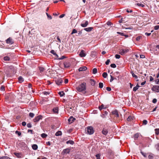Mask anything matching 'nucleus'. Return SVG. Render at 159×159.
<instances>
[{"instance_id": "nucleus-1", "label": "nucleus", "mask_w": 159, "mask_h": 159, "mask_svg": "<svg viewBox=\"0 0 159 159\" xmlns=\"http://www.w3.org/2000/svg\"><path fill=\"white\" fill-rule=\"evenodd\" d=\"M86 85L85 83L84 82L82 83L77 87V90L79 92H82L85 90H86Z\"/></svg>"}, {"instance_id": "nucleus-2", "label": "nucleus", "mask_w": 159, "mask_h": 159, "mask_svg": "<svg viewBox=\"0 0 159 159\" xmlns=\"http://www.w3.org/2000/svg\"><path fill=\"white\" fill-rule=\"evenodd\" d=\"M86 131L87 132L88 134L89 135H91L94 132L93 128L91 126H89L87 128Z\"/></svg>"}, {"instance_id": "nucleus-3", "label": "nucleus", "mask_w": 159, "mask_h": 159, "mask_svg": "<svg viewBox=\"0 0 159 159\" xmlns=\"http://www.w3.org/2000/svg\"><path fill=\"white\" fill-rule=\"evenodd\" d=\"M129 51V49H122L120 50L119 53L122 55H124L125 54L127 53Z\"/></svg>"}, {"instance_id": "nucleus-4", "label": "nucleus", "mask_w": 159, "mask_h": 159, "mask_svg": "<svg viewBox=\"0 0 159 159\" xmlns=\"http://www.w3.org/2000/svg\"><path fill=\"white\" fill-rule=\"evenodd\" d=\"M153 51L154 54L159 53V45H156L153 49Z\"/></svg>"}, {"instance_id": "nucleus-5", "label": "nucleus", "mask_w": 159, "mask_h": 159, "mask_svg": "<svg viewBox=\"0 0 159 159\" xmlns=\"http://www.w3.org/2000/svg\"><path fill=\"white\" fill-rule=\"evenodd\" d=\"M152 91H155V92H159V85L154 86L152 88Z\"/></svg>"}, {"instance_id": "nucleus-6", "label": "nucleus", "mask_w": 159, "mask_h": 159, "mask_svg": "<svg viewBox=\"0 0 159 159\" xmlns=\"http://www.w3.org/2000/svg\"><path fill=\"white\" fill-rule=\"evenodd\" d=\"M6 43L9 44H12L14 43L13 39L9 37L6 40Z\"/></svg>"}, {"instance_id": "nucleus-7", "label": "nucleus", "mask_w": 159, "mask_h": 159, "mask_svg": "<svg viewBox=\"0 0 159 159\" xmlns=\"http://www.w3.org/2000/svg\"><path fill=\"white\" fill-rule=\"evenodd\" d=\"M14 154L18 158H21L23 157V155L21 152H14Z\"/></svg>"}, {"instance_id": "nucleus-8", "label": "nucleus", "mask_w": 159, "mask_h": 159, "mask_svg": "<svg viewBox=\"0 0 159 159\" xmlns=\"http://www.w3.org/2000/svg\"><path fill=\"white\" fill-rule=\"evenodd\" d=\"M79 55L81 57H84L86 56V54L84 51L82 50L81 51Z\"/></svg>"}, {"instance_id": "nucleus-9", "label": "nucleus", "mask_w": 159, "mask_h": 159, "mask_svg": "<svg viewBox=\"0 0 159 159\" xmlns=\"http://www.w3.org/2000/svg\"><path fill=\"white\" fill-rule=\"evenodd\" d=\"M42 118V116L41 115L39 116L36 117L34 119V122H37L39 121Z\"/></svg>"}, {"instance_id": "nucleus-10", "label": "nucleus", "mask_w": 159, "mask_h": 159, "mask_svg": "<svg viewBox=\"0 0 159 159\" xmlns=\"http://www.w3.org/2000/svg\"><path fill=\"white\" fill-rule=\"evenodd\" d=\"M55 82L58 85H60L62 84L63 81L61 79H58L55 80Z\"/></svg>"}, {"instance_id": "nucleus-11", "label": "nucleus", "mask_w": 159, "mask_h": 159, "mask_svg": "<svg viewBox=\"0 0 159 159\" xmlns=\"http://www.w3.org/2000/svg\"><path fill=\"white\" fill-rule=\"evenodd\" d=\"M64 66L65 68H69L71 65L70 63L68 62H65L63 63Z\"/></svg>"}, {"instance_id": "nucleus-12", "label": "nucleus", "mask_w": 159, "mask_h": 159, "mask_svg": "<svg viewBox=\"0 0 159 159\" xmlns=\"http://www.w3.org/2000/svg\"><path fill=\"white\" fill-rule=\"evenodd\" d=\"M75 119L74 118L73 116H71L69 118L68 120L69 123H71L74 121Z\"/></svg>"}, {"instance_id": "nucleus-13", "label": "nucleus", "mask_w": 159, "mask_h": 159, "mask_svg": "<svg viewBox=\"0 0 159 159\" xmlns=\"http://www.w3.org/2000/svg\"><path fill=\"white\" fill-rule=\"evenodd\" d=\"M112 113L113 115H115L116 117H119V115L118 112L116 110H115L112 112Z\"/></svg>"}, {"instance_id": "nucleus-14", "label": "nucleus", "mask_w": 159, "mask_h": 159, "mask_svg": "<svg viewBox=\"0 0 159 159\" xmlns=\"http://www.w3.org/2000/svg\"><path fill=\"white\" fill-rule=\"evenodd\" d=\"M89 22L87 21H86L84 23H81L80 25L83 27H85L87 26Z\"/></svg>"}, {"instance_id": "nucleus-15", "label": "nucleus", "mask_w": 159, "mask_h": 159, "mask_svg": "<svg viewBox=\"0 0 159 159\" xmlns=\"http://www.w3.org/2000/svg\"><path fill=\"white\" fill-rule=\"evenodd\" d=\"M87 68L85 66H83L82 67H80L79 69V71H85L87 69Z\"/></svg>"}, {"instance_id": "nucleus-16", "label": "nucleus", "mask_w": 159, "mask_h": 159, "mask_svg": "<svg viewBox=\"0 0 159 159\" xmlns=\"http://www.w3.org/2000/svg\"><path fill=\"white\" fill-rule=\"evenodd\" d=\"M50 52L53 54L54 56H55L56 58H58L59 57L56 54V53L55 52L54 50H52Z\"/></svg>"}, {"instance_id": "nucleus-17", "label": "nucleus", "mask_w": 159, "mask_h": 159, "mask_svg": "<svg viewBox=\"0 0 159 159\" xmlns=\"http://www.w3.org/2000/svg\"><path fill=\"white\" fill-rule=\"evenodd\" d=\"M93 29V27H89L88 28H86L84 29V30L86 31L87 32H90Z\"/></svg>"}, {"instance_id": "nucleus-18", "label": "nucleus", "mask_w": 159, "mask_h": 159, "mask_svg": "<svg viewBox=\"0 0 159 159\" xmlns=\"http://www.w3.org/2000/svg\"><path fill=\"white\" fill-rule=\"evenodd\" d=\"M70 151V150L69 148L64 149L63 150V152L64 153L67 154Z\"/></svg>"}, {"instance_id": "nucleus-19", "label": "nucleus", "mask_w": 159, "mask_h": 159, "mask_svg": "<svg viewBox=\"0 0 159 159\" xmlns=\"http://www.w3.org/2000/svg\"><path fill=\"white\" fill-rule=\"evenodd\" d=\"M108 132L107 130L105 128H103L102 131V134L105 135H106L107 134Z\"/></svg>"}, {"instance_id": "nucleus-20", "label": "nucleus", "mask_w": 159, "mask_h": 159, "mask_svg": "<svg viewBox=\"0 0 159 159\" xmlns=\"http://www.w3.org/2000/svg\"><path fill=\"white\" fill-rule=\"evenodd\" d=\"M90 83L92 86H94L95 84V81L91 79L90 80Z\"/></svg>"}, {"instance_id": "nucleus-21", "label": "nucleus", "mask_w": 159, "mask_h": 159, "mask_svg": "<svg viewBox=\"0 0 159 159\" xmlns=\"http://www.w3.org/2000/svg\"><path fill=\"white\" fill-rule=\"evenodd\" d=\"M131 73L132 74V76L135 79H136V81H139V80L138 79V77L137 76L135 75L133 72H131Z\"/></svg>"}, {"instance_id": "nucleus-22", "label": "nucleus", "mask_w": 159, "mask_h": 159, "mask_svg": "<svg viewBox=\"0 0 159 159\" xmlns=\"http://www.w3.org/2000/svg\"><path fill=\"white\" fill-rule=\"evenodd\" d=\"M18 80L19 82L20 83L22 82H23V81L24 80V79L21 76H20L18 77Z\"/></svg>"}, {"instance_id": "nucleus-23", "label": "nucleus", "mask_w": 159, "mask_h": 159, "mask_svg": "<svg viewBox=\"0 0 159 159\" xmlns=\"http://www.w3.org/2000/svg\"><path fill=\"white\" fill-rule=\"evenodd\" d=\"M53 112L55 113H58V108L57 107L54 108L53 109Z\"/></svg>"}, {"instance_id": "nucleus-24", "label": "nucleus", "mask_w": 159, "mask_h": 159, "mask_svg": "<svg viewBox=\"0 0 159 159\" xmlns=\"http://www.w3.org/2000/svg\"><path fill=\"white\" fill-rule=\"evenodd\" d=\"M32 149L34 150H37L38 148L37 145L35 144L32 145Z\"/></svg>"}, {"instance_id": "nucleus-25", "label": "nucleus", "mask_w": 159, "mask_h": 159, "mask_svg": "<svg viewBox=\"0 0 159 159\" xmlns=\"http://www.w3.org/2000/svg\"><path fill=\"white\" fill-rule=\"evenodd\" d=\"M117 33L120 34L121 36H124L126 38L128 37V36L127 35L123 33L118 32H117Z\"/></svg>"}, {"instance_id": "nucleus-26", "label": "nucleus", "mask_w": 159, "mask_h": 159, "mask_svg": "<svg viewBox=\"0 0 159 159\" xmlns=\"http://www.w3.org/2000/svg\"><path fill=\"white\" fill-rule=\"evenodd\" d=\"M140 86L138 84H137L136 86L134 87L133 89V90L134 92H135L136 90H138L139 89V87Z\"/></svg>"}, {"instance_id": "nucleus-27", "label": "nucleus", "mask_w": 159, "mask_h": 159, "mask_svg": "<svg viewBox=\"0 0 159 159\" xmlns=\"http://www.w3.org/2000/svg\"><path fill=\"white\" fill-rule=\"evenodd\" d=\"M74 143V142L71 140H70L66 141V143L67 144H70L71 145H73Z\"/></svg>"}, {"instance_id": "nucleus-28", "label": "nucleus", "mask_w": 159, "mask_h": 159, "mask_svg": "<svg viewBox=\"0 0 159 159\" xmlns=\"http://www.w3.org/2000/svg\"><path fill=\"white\" fill-rule=\"evenodd\" d=\"M62 134V132L61 131H58L55 134V135L56 136H59L61 135Z\"/></svg>"}, {"instance_id": "nucleus-29", "label": "nucleus", "mask_w": 159, "mask_h": 159, "mask_svg": "<svg viewBox=\"0 0 159 159\" xmlns=\"http://www.w3.org/2000/svg\"><path fill=\"white\" fill-rule=\"evenodd\" d=\"M139 135L140 134L139 133H137L135 134L134 136V139H136L138 138L139 136Z\"/></svg>"}, {"instance_id": "nucleus-30", "label": "nucleus", "mask_w": 159, "mask_h": 159, "mask_svg": "<svg viewBox=\"0 0 159 159\" xmlns=\"http://www.w3.org/2000/svg\"><path fill=\"white\" fill-rule=\"evenodd\" d=\"M58 94L61 97H63L65 95V93L63 91H61L59 92H58Z\"/></svg>"}, {"instance_id": "nucleus-31", "label": "nucleus", "mask_w": 159, "mask_h": 159, "mask_svg": "<svg viewBox=\"0 0 159 159\" xmlns=\"http://www.w3.org/2000/svg\"><path fill=\"white\" fill-rule=\"evenodd\" d=\"M4 60L6 61H8L10 60V58L8 56L5 57L3 58Z\"/></svg>"}, {"instance_id": "nucleus-32", "label": "nucleus", "mask_w": 159, "mask_h": 159, "mask_svg": "<svg viewBox=\"0 0 159 159\" xmlns=\"http://www.w3.org/2000/svg\"><path fill=\"white\" fill-rule=\"evenodd\" d=\"M134 117L132 116H129L127 118V120L128 121H129L131 120H132Z\"/></svg>"}, {"instance_id": "nucleus-33", "label": "nucleus", "mask_w": 159, "mask_h": 159, "mask_svg": "<svg viewBox=\"0 0 159 159\" xmlns=\"http://www.w3.org/2000/svg\"><path fill=\"white\" fill-rule=\"evenodd\" d=\"M32 86V84H29L28 85V87L30 89H31V91L33 93H34V91H33V90L32 89V88H31Z\"/></svg>"}, {"instance_id": "nucleus-34", "label": "nucleus", "mask_w": 159, "mask_h": 159, "mask_svg": "<svg viewBox=\"0 0 159 159\" xmlns=\"http://www.w3.org/2000/svg\"><path fill=\"white\" fill-rule=\"evenodd\" d=\"M97 72V69L96 68H93L92 70V73L93 74H95Z\"/></svg>"}, {"instance_id": "nucleus-35", "label": "nucleus", "mask_w": 159, "mask_h": 159, "mask_svg": "<svg viewBox=\"0 0 159 159\" xmlns=\"http://www.w3.org/2000/svg\"><path fill=\"white\" fill-rule=\"evenodd\" d=\"M46 14L47 16V17H48V19L51 20L52 19V16L51 15H49L48 13L46 12Z\"/></svg>"}, {"instance_id": "nucleus-36", "label": "nucleus", "mask_w": 159, "mask_h": 159, "mask_svg": "<svg viewBox=\"0 0 159 159\" xmlns=\"http://www.w3.org/2000/svg\"><path fill=\"white\" fill-rule=\"evenodd\" d=\"M99 87L100 88H102L103 86V84L102 83L100 82L99 83Z\"/></svg>"}, {"instance_id": "nucleus-37", "label": "nucleus", "mask_w": 159, "mask_h": 159, "mask_svg": "<svg viewBox=\"0 0 159 159\" xmlns=\"http://www.w3.org/2000/svg\"><path fill=\"white\" fill-rule=\"evenodd\" d=\"M104 105L103 104H102L101 106L99 107V109L101 111L103 109H104Z\"/></svg>"}, {"instance_id": "nucleus-38", "label": "nucleus", "mask_w": 159, "mask_h": 159, "mask_svg": "<svg viewBox=\"0 0 159 159\" xmlns=\"http://www.w3.org/2000/svg\"><path fill=\"white\" fill-rule=\"evenodd\" d=\"M155 130L156 134L158 135L159 134V129H156Z\"/></svg>"}, {"instance_id": "nucleus-39", "label": "nucleus", "mask_w": 159, "mask_h": 159, "mask_svg": "<svg viewBox=\"0 0 159 159\" xmlns=\"http://www.w3.org/2000/svg\"><path fill=\"white\" fill-rule=\"evenodd\" d=\"M142 38V36H138L136 38V39L137 41H139L141 38Z\"/></svg>"}, {"instance_id": "nucleus-40", "label": "nucleus", "mask_w": 159, "mask_h": 159, "mask_svg": "<svg viewBox=\"0 0 159 159\" xmlns=\"http://www.w3.org/2000/svg\"><path fill=\"white\" fill-rule=\"evenodd\" d=\"M107 76V74L106 72H104L102 74V76L104 78H106Z\"/></svg>"}, {"instance_id": "nucleus-41", "label": "nucleus", "mask_w": 159, "mask_h": 159, "mask_svg": "<svg viewBox=\"0 0 159 159\" xmlns=\"http://www.w3.org/2000/svg\"><path fill=\"white\" fill-rule=\"evenodd\" d=\"M39 70L40 71V72L41 73H42V72H43L44 71V69L43 67H39Z\"/></svg>"}, {"instance_id": "nucleus-42", "label": "nucleus", "mask_w": 159, "mask_h": 159, "mask_svg": "<svg viewBox=\"0 0 159 159\" xmlns=\"http://www.w3.org/2000/svg\"><path fill=\"white\" fill-rule=\"evenodd\" d=\"M47 136V135L44 133H43L41 134V136L43 138H46Z\"/></svg>"}, {"instance_id": "nucleus-43", "label": "nucleus", "mask_w": 159, "mask_h": 159, "mask_svg": "<svg viewBox=\"0 0 159 159\" xmlns=\"http://www.w3.org/2000/svg\"><path fill=\"white\" fill-rule=\"evenodd\" d=\"M15 133L16 134H17L19 136H20L21 135V133L18 130H16L15 131Z\"/></svg>"}, {"instance_id": "nucleus-44", "label": "nucleus", "mask_w": 159, "mask_h": 159, "mask_svg": "<svg viewBox=\"0 0 159 159\" xmlns=\"http://www.w3.org/2000/svg\"><path fill=\"white\" fill-rule=\"evenodd\" d=\"M141 153L143 156L144 157H147V154L146 153H144L143 152L141 151Z\"/></svg>"}, {"instance_id": "nucleus-45", "label": "nucleus", "mask_w": 159, "mask_h": 159, "mask_svg": "<svg viewBox=\"0 0 159 159\" xmlns=\"http://www.w3.org/2000/svg\"><path fill=\"white\" fill-rule=\"evenodd\" d=\"M95 156L97 158V159H100V154H96Z\"/></svg>"}, {"instance_id": "nucleus-46", "label": "nucleus", "mask_w": 159, "mask_h": 159, "mask_svg": "<svg viewBox=\"0 0 159 159\" xmlns=\"http://www.w3.org/2000/svg\"><path fill=\"white\" fill-rule=\"evenodd\" d=\"M110 76H111V79L110 80V82H112L114 79H116V78H115L114 79L113 77L111 75H110Z\"/></svg>"}, {"instance_id": "nucleus-47", "label": "nucleus", "mask_w": 159, "mask_h": 159, "mask_svg": "<svg viewBox=\"0 0 159 159\" xmlns=\"http://www.w3.org/2000/svg\"><path fill=\"white\" fill-rule=\"evenodd\" d=\"M66 58V57H65L64 56H61L60 58L58 57V58H57V59L58 60H62Z\"/></svg>"}, {"instance_id": "nucleus-48", "label": "nucleus", "mask_w": 159, "mask_h": 159, "mask_svg": "<svg viewBox=\"0 0 159 159\" xmlns=\"http://www.w3.org/2000/svg\"><path fill=\"white\" fill-rule=\"evenodd\" d=\"M111 66L112 68H115L116 67V65L115 64H112L111 65Z\"/></svg>"}, {"instance_id": "nucleus-49", "label": "nucleus", "mask_w": 159, "mask_h": 159, "mask_svg": "<svg viewBox=\"0 0 159 159\" xmlns=\"http://www.w3.org/2000/svg\"><path fill=\"white\" fill-rule=\"evenodd\" d=\"M148 158L149 159H153L154 158V157L152 155H149L148 156Z\"/></svg>"}, {"instance_id": "nucleus-50", "label": "nucleus", "mask_w": 159, "mask_h": 159, "mask_svg": "<svg viewBox=\"0 0 159 159\" xmlns=\"http://www.w3.org/2000/svg\"><path fill=\"white\" fill-rule=\"evenodd\" d=\"M34 116V114L30 112L29 113V116L32 118Z\"/></svg>"}, {"instance_id": "nucleus-51", "label": "nucleus", "mask_w": 159, "mask_h": 159, "mask_svg": "<svg viewBox=\"0 0 159 159\" xmlns=\"http://www.w3.org/2000/svg\"><path fill=\"white\" fill-rule=\"evenodd\" d=\"M120 57V55L118 54H116L115 55V57L116 59H119Z\"/></svg>"}, {"instance_id": "nucleus-52", "label": "nucleus", "mask_w": 159, "mask_h": 159, "mask_svg": "<svg viewBox=\"0 0 159 159\" xmlns=\"http://www.w3.org/2000/svg\"><path fill=\"white\" fill-rule=\"evenodd\" d=\"M154 29L155 30H158L159 29V25H156L155 26Z\"/></svg>"}, {"instance_id": "nucleus-53", "label": "nucleus", "mask_w": 159, "mask_h": 159, "mask_svg": "<svg viewBox=\"0 0 159 159\" xmlns=\"http://www.w3.org/2000/svg\"><path fill=\"white\" fill-rule=\"evenodd\" d=\"M147 123H148V121L146 120H144L143 121V123L144 125H146L147 124Z\"/></svg>"}, {"instance_id": "nucleus-54", "label": "nucleus", "mask_w": 159, "mask_h": 159, "mask_svg": "<svg viewBox=\"0 0 159 159\" xmlns=\"http://www.w3.org/2000/svg\"><path fill=\"white\" fill-rule=\"evenodd\" d=\"M27 126L28 128H31L32 127V125L30 123L27 124Z\"/></svg>"}, {"instance_id": "nucleus-55", "label": "nucleus", "mask_w": 159, "mask_h": 159, "mask_svg": "<svg viewBox=\"0 0 159 159\" xmlns=\"http://www.w3.org/2000/svg\"><path fill=\"white\" fill-rule=\"evenodd\" d=\"M77 32V31L75 29H74L72 32V33H71V34H75V33Z\"/></svg>"}, {"instance_id": "nucleus-56", "label": "nucleus", "mask_w": 159, "mask_h": 159, "mask_svg": "<svg viewBox=\"0 0 159 159\" xmlns=\"http://www.w3.org/2000/svg\"><path fill=\"white\" fill-rule=\"evenodd\" d=\"M110 62V60L109 59H107L105 62L106 64L107 65H108Z\"/></svg>"}, {"instance_id": "nucleus-57", "label": "nucleus", "mask_w": 159, "mask_h": 159, "mask_svg": "<svg viewBox=\"0 0 159 159\" xmlns=\"http://www.w3.org/2000/svg\"><path fill=\"white\" fill-rule=\"evenodd\" d=\"M106 89L107 91L109 92L111 90V89L110 87H107L106 88Z\"/></svg>"}, {"instance_id": "nucleus-58", "label": "nucleus", "mask_w": 159, "mask_h": 159, "mask_svg": "<svg viewBox=\"0 0 159 159\" xmlns=\"http://www.w3.org/2000/svg\"><path fill=\"white\" fill-rule=\"evenodd\" d=\"M0 159H7V156H2L0 157Z\"/></svg>"}, {"instance_id": "nucleus-59", "label": "nucleus", "mask_w": 159, "mask_h": 159, "mask_svg": "<svg viewBox=\"0 0 159 159\" xmlns=\"http://www.w3.org/2000/svg\"><path fill=\"white\" fill-rule=\"evenodd\" d=\"M152 102L153 103H156L157 102V100L156 98H154L153 99Z\"/></svg>"}, {"instance_id": "nucleus-60", "label": "nucleus", "mask_w": 159, "mask_h": 159, "mask_svg": "<svg viewBox=\"0 0 159 159\" xmlns=\"http://www.w3.org/2000/svg\"><path fill=\"white\" fill-rule=\"evenodd\" d=\"M137 5H138V6H141V7H143L144 6V5L141 3H137Z\"/></svg>"}, {"instance_id": "nucleus-61", "label": "nucleus", "mask_w": 159, "mask_h": 159, "mask_svg": "<svg viewBox=\"0 0 159 159\" xmlns=\"http://www.w3.org/2000/svg\"><path fill=\"white\" fill-rule=\"evenodd\" d=\"M26 123L25 122V121H23L22 123V125L23 126H25L26 125Z\"/></svg>"}, {"instance_id": "nucleus-62", "label": "nucleus", "mask_w": 159, "mask_h": 159, "mask_svg": "<svg viewBox=\"0 0 159 159\" xmlns=\"http://www.w3.org/2000/svg\"><path fill=\"white\" fill-rule=\"evenodd\" d=\"M126 11L128 12V13H129V12H132L133 11L132 10H129L128 9H127V10H126Z\"/></svg>"}, {"instance_id": "nucleus-63", "label": "nucleus", "mask_w": 159, "mask_h": 159, "mask_svg": "<svg viewBox=\"0 0 159 159\" xmlns=\"http://www.w3.org/2000/svg\"><path fill=\"white\" fill-rule=\"evenodd\" d=\"M107 24L108 25H110L111 24V23L110 21H108L107 23Z\"/></svg>"}, {"instance_id": "nucleus-64", "label": "nucleus", "mask_w": 159, "mask_h": 159, "mask_svg": "<svg viewBox=\"0 0 159 159\" xmlns=\"http://www.w3.org/2000/svg\"><path fill=\"white\" fill-rule=\"evenodd\" d=\"M156 148L157 150H159V144H158L156 145Z\"/></svg>"}]
</instances>
